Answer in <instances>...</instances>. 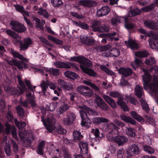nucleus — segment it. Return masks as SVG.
I'll use <instances>...</instances> for the list:
<instances>
[{
  "label": "nucleus",
  "instance_id": "obj_1",
  "mask_svg": "<svg viewBox=\"0 0 158 158\" xmlns=\"http://www.w3.org/2000/svg\"><path fill=\"white\" fill-rule=\"evenodd\" d=\"M144 73L142 78L143 82L144 89H148L154 93L155 95L156 100L158 102V77L156 76L152 77L149 71L145 69H142Z\"/></svg>",
  "mask_w": 158,
  "mask_h": 158
},
{
  "label": "nucleus",
  "instance_id": "obj_2",
  "mask_svg": "<svg viewBox=\"0 0 158 158\" xmlns=\"http://www.w3.org/2000/svg\"><path fill=\"white\" fill-rule=\"evenodd\" d=\"M77 108L79 111L82 119L81 126L89 128L90 126L91 122L86 113L91 115H97L98 112L85 106H78Z\"/></svg>",
  "mask_w": 158,
  "mask_h": 158
},
{
  "label": "nucleus",
  "instance_id": "obj_3",
  "mask_svg": "<svg viewBox=\"0 0 158 158\" xmlns=\"http://www.w3.org/2000/svg\"><path fill=\"white\" fill-rule=\"evenodd\" d=\"M44 116L42 117V121L46 129L50 132H52V131L57 132L59 134H64L66 133V131L60 125L56 127L54 126L56 122V119L52 115L51 117L47 118L46 122L43 118Z\"/></svg>",
  "mask_w": 158,
  "mask_h": 158
},
{
  "label": "nucleus",
  "instance_id": "obj_4",
  "mask_svg": "<svg viewBox=\"0 0 158 158\" xmlns=\"http://www.w3.org/2000/svg\"><path fill=\"white\" fill-rule=\"evenodd\" d=\"M7 34L11 36L13 38L17 39L20 43L19 47L21 50H24L27 49L32 43V41L29 38H24L23 40V43L21 41V37L10 29L7 30L6 31Z\"/></svg>",
  "mask_w": 158,
  "mask_h": 158
},
{
  "label": "nucleus",
  "instance_id": "obj_5",
  "mask_svg": "<svg viewBox=\"0 0 158 158\" xmlns=\"http://www.w3.org/2000/svg\"><path fill=\"white\" fill-rule=\"evenodd\" d=\"M80 63L82 64L80 65V66L83 72L90 76H95L96 74L93 70L84 66V65L86 66H91L92 65L90 61L84 56H82Z\"/></svg>",
  "mask_w": 158,
  "mask_h": 158
},
{
  "label": "nucleus",
  "instance_id": "obj_6",
  "mask_svg": "<svg viewBox=\"0 0 158 158\" xmlns=\"http://www.w3.org/2000/svg\"><path fill=\"white\" fill-rule=\"evenodd\" d=\"M106 94H109V96L112 97L114 98H117L118 99L117 104L122 108L124 111H127L129 110V108L127 106L123 101V96L120 93L117 91H113L110 92L109 93L107 92Z\"/></svg>",
  "mask_w": 158,
  "mask_h": 158
},
{
  "label": "nucleus",
  "instance_id": "obj_7",
  "mask_svg": "<svg viewBox=\"0 0 158 158\" xmlns=\"http://www.w3.org/2000/svg\"><path fill=\"white\" fill-rule=\"evenodd\" d=\"M32 69L34 70L35 72H39L43 75H45L46 76H48V73L55 76H57L59 75V70L53 68H48L42 67L40 69H38L35 67H33Z\"/></svg>",
  "mask_w": 158,
  "mask_h": 158
},
{
  "label": "nucleus",
  "instance_id": "obj_8",
  "mask_svg": "<svg viewBox=\"0 0 158 158\" xmlns=\"http://www.w3.org/2000/svg\"><path fill=\"white\" fill-rule=\"evenodd\" d=\"M147 36L151 38L148 41L150 46L152 49L158 50V35L151 31L147 34Z\"/></svg>",
  "mask_w": 158,
  "mask_h": 158
},
{
  "label": "nucleus",
  "instance_id": "obj_9",
  "mask_svg": "<svg viewBox=\"0 0 158 158\" xmlns=\"http://www.w3.org/2000/svg\"><path fill=\"white\" fill-rule=\"evenodd\" d=\"M77 91L85 97H91L94 94L92 90L89 87L84 85L78 87L77 88Z\"/></svg>",
  "mask_w": 158,
  "mask_h": 158
},
{
  "label": "nucleus",
  "instance_id": "obj_10",
  "mask_svg": "<svg viewBox=\"0 0 158 158\" xmlns=\"http://www.w3.org/2000/svg\"><path fill=\"white\" fill-rule=\"evenodd\" d=\"M10 24L12 26V29L18 32H23L27 29L24 25L20 24L19 22L12 21Z\"/></svg>",
  "mask_w": 158,
  "mask_h": 158
},
{
  "label": "nucleus",
  "instance_id": "obj_11",
  "mask_svg": "<svg viewBox=\"0 0 158 158\" xmlns=\"http://www.w3.org/2000/svg\"><path fill=\"white\" fill-rule=\"evenodd\" d=\"M101 128L104 131H107L109 130L110 131L112 130V129H114V131H115V133H118V127L117 126L112 123H111L109 124H103L101 127Z\"/></svg>",
  "mask_w": 158,
  "mask_h": 158
},
{
  "label": "nucleus",
  "instance_id": "obj_12",
  "mask_svg": "<svg viewBox=\"0 0 158 158\" xmlns=\"http://www.w3.org/2000/svg\"><path fill=\"white\" fill-rule=\"evenodd\" d=\"M19 135L20 139L23 141L24 143H26L29 144L31 143V140H33L34 139L32 138H27L28 134V132L26 130H24L23 132L20 131L19 132Z\"/></svg>",
  "mask_w": 158,
  "mask_h": 158
},
{
  "label": "nucleus",
  "instance_id": "obj_13",
  "mask_svg": "<svg viewBox=\"0 0 158 158\" xmlns=\"http://www.w3.org/2000/svg\"><path fill=\"white\" fill-rule=\"evenodd\" d=\"M2 145L4 146V150L7 156H10L11 154L10 146L7 141V137L5 136L3 138V139L1 143Z\"/></svg>",
  "mask_w": 158,
  "mask_h": 158
},
{
  "label": "nucleus",
  "instance_id": "obj_14",
  "mask_svg": "<svg viewBox=\"0 0 158 158\" xmlns=\"http://www.w3.org/2000/svg\"><path fill=\"white\" fill-rule=\"evenodd\" d=\"M67 118L63 119V123L64 124L67 125H69L72 124L76 118L75 114L73 113H69L67 115Z\"/></svg>",
  "mask_w": 158,
  "mask_h": 158
},
{
  "label": "nucleus",
  "instance_id": "obj_15",
  "mask_svg": "<svg viewBox=\"0 0 158 158\" xmlns=\"http://www.w3.org/2000/svg\"><path fill=\"white\" fill-rule=\"evenodd\" d=\"M110 11V8L107 6H104L97 10V15L102 17L106 15Z\"/></svg>",
  "mask_w": 158,
  "mask_h": 158
},
{
  "label": "nucleus",
  "instance_id": "obj_16",
  "mask_svg": "<svg viewBox=\"0 0 158 158\" xmlns=\"http://www.w3.org/2000/svg\"><path fill=\"white\" fill-rule=\"evenodd\" d=\"M144 25L148 28L153 30H158V20L156 23L150 20H146L144 22Z\"/></svg>",
  "mask_w": 158,
  "mask_h": 158
},
{
  "label": "nucleus",
  "instance_id": "obj_17",
  "mask_svg": "<svg viewBox=\"0 0 158 158\" xmlns=\"http://www.w3.org/2000/svg\"><path fill=\"white\" fill-rule=\"evenodd\" d=\"M119 73L124 77H127L132 73V70L128 68H120L118 70Z\"/></svg>",
  "mask_w": 158,
  "mask_h": 158
},
{
  "label": "nucleus",
  "instance_id": "obj_18",
  "mask_svg": "<svg viewBox=\"0 0 158 158\" xmlns=\"http://www.w3.org/2000/svg\"><path fill=\"white\" fill-rule=\"evenodd\" d=\"M79 148L80 149V152L82 154L84 155L88 154V144L84 141L80 142L79 144Z\"/></svg>",
  "mask_w": 158,
  "mask_h": 158
},
{
  "label": "nucleus",
  "instance_id": "obj_19",
  "mask_svg": "<svg viewBox=\"0 0 158 158\" xmlns=\"http://www.w3.org/2000/svg\"><path fill=\"white\" fill-rule=\"evenodd\" d=\"M69 108V106L68 105L65 103H63L57 110L56 114L58 117H59L61 114H63L68 110Z\"/></svg>",
  "mask_w": 158,
  "mask_h": 158
},
{
  "label": "nucleus",
  "instance_id": "obj_20",
  "mask_svg": "<svg viewBox=\"0 0 158 158\" xmlns=\"http://www.w3.org/2000/svg\"><path fill=\"white\" fill-rule=\"evenodd\" d=\"M7 62L10 65H15L19 69H23V65L25 67L27 66V64L23 61L19 62L15 59L12 60V61H9L8 60Z\"/></svg>",
  "mask_w": 158,
  "mask_h": 158
},
{
  "label": "nucleus",
  "instance_id": "obj_21",
  "mask_svg": "<svg viewBox=\"0 0 158 158\" xmlns=\"http://www.w3.org/2000/svg\"><path fill=\"white\" fill-rule=\"evenodd\" d=\"M102 97L112 108H116V104L113 98L106 95H103Z\"/></svg>",
  "mask_w": 158,
  "mask_h": 158
},
{
  "label": "nucleus",
  "instance_id": "obj_22",
  "mask_svg": "<svg viewBox=\"0 0 158 158\" xmlns=\"http://www.w3.org/2000/svg\"><path fill=\"white\" fill-rule=\"evenodd\" d=\"M54 64L58 68L69 69L71 68L69 62H65L56 61L54 62Z\"/></svg>",
  "mask_w": 158,
  "mask_h": 158
},
{
  "label": "nucleus",
  "instance_id": "obj_23",
  "mask_svg": "<svg viewBox=\"0 0 158 158\" xmlns=\"http://www.w3.org/2000/svg\"><path fill=\"white\" fill-rule=\"evenodd\" d=\"M102 23L100 21L94 20L91 22V27L95 31L99 32L101 27Z\"/></svg>",
  "mask_w": 158,
  "mask_h": 158
},
{
  "label": "nucleus",
  "instance_id": "obj_24",
  "mask_svg": "<svg viewBox=\"0 0 158 158\" xmlns=\"http://www.w3.org/2000/svg\"><path fill=\"white\" fill-rule=\"evenodd\" d=\"M79 4L85 7H89L95 5V2L91 0H81L79 1Z\"/></svg>",
  "mask_w": 158,
  "mask_h": 158
},
{
  "label": "nucleus",
  "instance_id": "obj_25",
  "mask_svg": "<svg viewBox=\"0 0 158 158\" xmlns=\"http://www.w3.org/2000/svg\"><path fill=\"white\" fill-rule=\"evenodd\" d=\"M93 123L96 124H99L101 123L108 122L109 120L102 117H96L92 119Z\"/></svg>",
  "mask_w": 158,
  "mask_h": 158
},
{
  "label": "nucleus",
  "instance_id": "obj_26",
  "mask_svg": "<svg viewBox=\"0 0 158 158\" xmlns=\"http://www.w3.org/2000/svg\"><path fill=\"white\" fill-rule=\"evenodd\" d=\"M114 130V129H113L110 131L107 135V137L109 140L115 142L117 136L118 135V131L117 133H115Z\"/></svg>",
  "mask_w": 158,
  "mask_h": 158
},
{
  "label": "nucleus",
  "instance_id": "obj_27",
  "mask_svg": "<svg viewBox=\"0 0 158 158\" xmlns=\"http://www.w3.org/2000/svg\"><path fill=\"white\" fill-rule=\"evenodd\" d=\"M135 94L138 98H140L144 94L142 87L139 85H136L135 88Z\"/></svg>",
  "mask_w": 158,
  "mask_h": 158
},
{
  "label": "nucleus",
  "instance_id": "obj_28",
  "mask_svg": "<svg viewBox=\"0 0 158 158\" xmlns=\"http://www.w3.org/2000/svg\"><path fill=\"white\" fill-rule=\"evenodd\" d=\"M120 118L123 121L126 123H129L132 125H135L136 123V121L132 118L130 117L122 115L120 116Z\"/></svg>",
  "mask_w": 158,
  "mask_h": 158
},
{
  "label": "nucleus",
  "instance_id": "obj_29",
  "mask_svg": "<svg viewBox=\"0 0 158 158\" xmlns=\"http://www.w3.org/2000/svg\"><path fill=\"white\" fill-rule=\"evenodd\" d=\"M130 114L131 116L137 121L141 123L144 122V119L136 112L132 111L131 112Z\"/></svg>",
  "mask_w": 158,
  "mask_h": 158
},
{
  "label": "nucleus",
  "instance_id": "obj_30",
  "mask_svg": "<svg viewBox=\"0 0 158 158\" xmlns=\"http://www.w3.org/2000/svg\"><path fill=\"white\" fill-rule=\"evenodd\" d=\"M128 140V138L124 136L117 135L115 142L118 143L120 146Z\"/></svg>",
  "mask_w": 158,
  "mask_h": 158
},
{
  "label": "nucleus",
  "instance_id": "obj_31",
  "mask_svg": "<svg viewBox=\"0 0 158 158\" xmlns=\"http://www.w3.org/2000/svg\"><path fill=\"white\" fill-rule=\"evenodd\" d=\"M125 42L126 44H128V46H129L131 49H136L138 48V44L132 40H129L127 41H125Z\"/></svg>",
  "mask_w": 158,
  "mask_h": 158
},
{
  "label": "nucleus",
  "instance_id": "obj_32",
  "mask_svg": "<svg viewBox=\"0 0 158 158\" xmlns=\"http://www.w3.org/2000/svg\"><path fill=\"white\" fill-rule=\"evenodd\" d=\"M65 76L72 79L74 80L77 78V75L74 72L70 71H67L64 73Z\"/></svg>",
  "mask_w": 158,
  "mask_h": 158
},
{
  "label": "nucleus",
  "instance_id": "obj_33",
  "mask_svg": "<svg viewBox=\"0 0 158 158\" xmlns=\"http://www.w3.org/2000/svg\"><path fill=\"white\" fill-rule=\"evenodd\" d=\"M11 53L15 57L18 58L23 61L27 62L28 61V60L27 59L24 58L22 55L20 54L19 52L15 51L12 50Z\"/></svg>",
  "mask_w": 158,
  "mask_h": 158
},
{
  "label": "nucleus",
  "instance_id": "obj_34",
  "mask_svg": "<svg viewBox=\"0 0 158 158\" xmlns=\"http://www.w3.org/2000/svg\"><path fill=\"white\" fill-rule=\"evenodd\" d=\"M26 96L28 98V100L29 103L33 107H34L36 106V104L35 102V98L33 95H32L31 93H29L27 94Z\"/></svg>",
  "mask_w": 158,
  "mask_h": 158
},
{
  "label": "nucleus",
  "instance_id": "obj_35",
  "mask_svg": "<svg viewBox=\"0 0 158 158\" xmlns=\"http://www.w3.org/2000/svg\"><path fill=\"white\" fill-rule=\"evenodd\" d=\"M10 90L12 94L16 95L17 96L20 95L24 92L23 89H21L20 87H18V89L15 88H10Z\"/></svg>",
  "mask_w": 158,
  "mask_h": 158
},
{
  "label": "nucleus",
  "instance_id": "obj_36",
  "mask_svg": "<svg viewBox=\"0 0 158 158\" xmlns=\"http://www.w3.org/2000/svg\"><path fill=\"white\" fill-rule=\"evenodd\" d=\"M155 6L158 7V0H156L155 5L154 3H152L149 6L143 7L141 8V10L143 11H148L153 9Z\"/></svg>",
  "mask_w": 158,
  "mask_h": 158
},
{
  "label": "nucleus",
  "instance_id": "obj_37",
  "mask_svg": "<svg viewBox=\"0 0 158 158\" xmlns=\"http://www.w3.org/2000/svg\"><path fill=\"white\" fill-rule=\"evenodd\" d=\"M129 149L131 151V152L135 154H138L140 152L139 148L136 144H133L131 145L129 148Z\"/></svg>",
  "mask_w": 158,
  "mask_h": 158
},
{
  "label": "nucleus",
  "instance_id": "obj_38",
  "mask_svg": "<svg viewBox=\"0 0 158 158\" xmlns=\"http://www.w3.org/2000/svg\"><path fill=\"white\" fill-rule=\"evenodd\" d=\"M74 24L77 26H79L81 28L85 30H87L89 28L88 25L85 23H82L81 22H77L76 21H73V22Z\"/></svg>",
  "mask_w": 158,
  "mask_h": 158
},
{
  "label": "nucleus",
  "instance_id": "obj_39",
  "mask_svg": "<svg viewBox=\"0 0 158 158\" xmlns=\"http://www.w3.org/2000/svg\"><path fill=\"white\" fill-rule=\"evenodd\" d=\"M40 86L42 90L43 91L44 94L46 92L47 89H48V81H42V82L40 84Z\"/></svg>",
  "mask_w": 158,
  "mask_h": 158
},
{
  "label": "nucleus",
  "instance_id": "obj_40",
  "mask_svg": "<svg viewBox=\"0 0 158 158\" xmlns=\"http://www.w3.org/2000/svg\"><path fill=\"white\" fill-rule=\"evenodd\" d=\"M58 103V102H52L49 105H47L46 106V109L48 111H53L57 107Z\"/></svg>",
  "mask_w": 158,
  "mask_h": 158
},
{
  "label": "nucleus",
  "instance_id": "obj_41",
  "mask_svg": "<svg viewBox=\"0 0 158 158\" xmlns=\"http://www.w3.org/2000/svg\"><path fill=\"white\" fill-rule=\"evenodd\" d=\"M73 139L75 140H80L83 137L81 133L78 131H74L73 133Z\"/></svg>",
  "mask_w": 158,
  "mask_h": 158
},
{
  "label": "nucleus",
  "instance_id": "obj_42",
  "mask_svg": "<svg viewBox=\"0 0 158 158\" xmlns=\"http://www.w3.org/2000/svg\"><path fill=\"white\" fill-rule=\"evenodd\" d=\"M83 82L84 84L90 86L95 91H99V89L98 87L96 85L94 84L88 80H84Z\"/></svg>",
  "mask_w": 158,
  "mask_h": 158
},
{
  "label": "nucleus",
  "instance_id": "obj_43",
  "mask_svg": "<svg viewBox=\"0 0 158 158\" xmlns=\"http://www.w3.org/2000/svg\"><path fill=\"white\" fill-rule=\"evenodd\" d=\"M140 102L141 103L142 106L144 110L146 111H147L149 110L148 105L145 99L143 98H141L140 100Z\"/></svg>",
  "mask_w": 158,
  "mask_h": 158
},
{
  "label": "nucleus",
  "instance_id": "obj_44",
  "mask_svg": "<svg viewBox=\"0 0 158 158\" xmlns=\"http://www.w3.org/2000/svg\"><path fill=\"white\" fill-rule=\"evenodd\" d=\"M122 19L124 20V17L117 16L113 18L111 20V22L113 25H115L120 23Z\"/></svg>",
  "mask_w": 158,
  "mask_h": 158
},
{
  "label": "nucleus",
  "instance_id": "obj_45",
  "mask_svg": "<svg viewBox=\"0 0 158 158\" xmlns=\"http://www.w3.org/2000/svg\"><path fill=\"white\" fill-rule=\"evenodd\" d=\"M126 131L127 135L131 137H134L136 135L135 130L132 128H127Z\"/></svg>",
  "mask_w": 158,
  "mask_h": 158
},
{
  "label": "nucleus",
  "instance_id": "obj_46",
  "mask_svg": "<svg viewBox=\"0 0 158 158\" xmlns=\"http://www.w3.org/2000/svg\"><path fill=\"white\" fill-rule=\"evenodd\" d=\"M80 39L82 43L89 45L90 44L89 37L84 35H81L80 36Z\"/></svg>",
  "mask_w": 158,
  "mask_h": 158
},
{
  "label": "nucleus",
  "instance_id": "obj_47",
  "mask_svg": "<svg viewBox=\"0 0 158 158\" xmlns=\"http://www.w3.org/2000/svg\"><path fill=\"white\" fill-rule=\"evenodd\" d=\"M44 144V141H42L40 143L38 146V150L37 151V152L38 154L40 155L43 154V147Z\"/></svg>",
  "mask_w": 158,
  "mask_h": 158
},
{
  "label": "nucleus",
  "instance_id": "obj_48",
  "mask_svg": "<svg viewBox=\"0 0 158 158\" xmlns=\"http://www.w3.org/2000/svg\"><path fill=\"white\" fill-rule=\"evenodd\" d=\"M145 62L147 65L152 66L155 63L156 60L154 57H152L149 59H146Z\"/></svg>",
  "mask_w": 158,
  "mask_h": 158
},
{
  "label": "nucleus",
  "instance_id": "obj_49",
  "mask_svg": "<svg viewBox=\"0 0 158 158\" xmlns=\"http://www.w3.org/2000/svg\"><path fill=\"white\" fill-rule=\"evenodd\" d=\"M110 51L111 57H117L120 54V52L118 50L115 48H113Z\"/></svg>",
  "mask_w": 158,
  "mask_h": 158
},
{
  "label": "nucleus",
  "instance_id": "obj_50",
  "mask_svg": "<svg viewBox=\"0 0 158 158\" xmlns=\"http://www.w3.org/2000/svg\"><path fill=\"white\" fill-rule=\"evenodd\" d=\"M100 67L102 70L104 71L106 73L110 75H114V73L109 70L106 66L103 65H101Z\"/></svg>",
  "mask_w": 158,
  "mask_h": 158
},
{
  "label": "nucleus",
  "instance_id": "obj_51",
  "mask_svg": "<svg viewBox=\"0 0 158 158\" xmlns=\"http://www.w3.org/2000/svg\"><path fill=\"white\" fill-rule=\"evenodd\" d=\"M141 63V60L135 58V60L132 62L131 65L133 68L135 69L139 66Z\"/></svg>",
  "mask_w": 158,
  "mask_h": 158
},
{
  "label": "nucleus",
  "instance_id": "obj_52",
  "mask_svg": "<svg viewBox=\"0 0 158 158\" xmlns=\"http://www.w3.org/2000/svg\"><path fill=\"white\" fill-rule=\"evenodd\" d=\"M141 10L137 8L134 9L133 10L131 11L129 14V16H134L139 15L141 13Z\"/></svg>",
  "mask_w": 158,
  "mask_h": 158
},
{
  "label": "nucleus",
  "instance_id": "obj_53",
  "mask_svg": "<svg viewBox=\"0 0 158 158\" xmlns=\"http://www.w3.org/2000/svg\"><path fill=\"white\" fill-rule=\"evenodd\" d=\"M124 20L125 23V26L127 29H131L134 27V25L133 24L127 22L128 19L126 16L124 17Z\"/></svg>",
  "mask_w": 158,
  "mask_h": 158
},
{
  "label": "nucleus",
  "instance_id": "obj_54",
  "mask_svg": "<svg viewBox=\"0 0 158 158\" xmlns=\"http://www.w3.org/2000/svg\"><path fill=\"white\" fill-rule=\"evenodd\" d=\"M51 3L55 7H59L63 4L61 0H51Z\"/></svg>",
  "mask_w": 158,
  "mask_h": 158
},
{
  "label": "nucleus",
  "instance_id": "obj_55",
  "mask_svg": "<svg viewBox=\"0 0 158 158\" xmlns=\"http://www.w3.org/2000/svg\"><path fill=\"white\" fill-rule=\"evenodd\" d=\"M143 149L144 151L149 154H152L154 152V148L149 146H144Z\"/></svg>",
  "mask_w": 158,
  "mask_h": 158
},
{
  "label": "nucleus",
  "instance_id": "obj_56",
  "mask_svg": "<svg viewBox=\"0 0 158 158\" xmlns=\"http://www.w3.org/2000/svg\"><path fill=\"white\" fill-rule=\"evenodd\" d=\"M148 53L146 51L138 52L135 53L136 56L139 57H144L148 56Z\"/></svg>",
  "mask_w": 158,
  "mask_h": 158
},
{
  "label": "nucleus",
  "instance_id": "obj_57",
  "mask_svg": "<svg viewBox=\"0 0 158 158\" xmlns=\"http://www.w3.org/2000/svg\"><path fill=\"white\" fill-rule=\"evenodd\" d=\"M15 123L17 127L19 129H21L23 128H24L26 126V123L25 122H23L19 123L16 119H14Z\"/></svg>",
  "mask_w": 158,
  "mask_h": 158
},
{
  "label": "nucleus",
  "instance_id": "obj_58",
  "mask_svg": "<svg viewBox=\"0 0 158 158\" xmlns=\"http://www.w3.org/2000/svg\"><path fill=\"white\" fill-rule=\"evenodd\" d=\"M48 37L49 40H52L57 44H62L63 43L62 41L61 40H59L57 38H56L53 36L48 35Z\"/></svg>",
  "mask_w": 158,
  "mask_h": 158
},
{
  "label": "nucleus",
  "instance_id": "obj_59",
  "mask_svg": "<svg viewBox=\"0 0 158 158\" xmlns=\"http://www.w3.org/2000/svg\"><path fill=\"white\" fill-rule=\"evenodd\" d=\"M73 87L74 85L73 84L69 82H67L63 89L65 90L71 91L73 89Z\"/></svg>",
  "mask_w": 158,
  "mask_h": 158
},
{
  "label": "nucleus",
  "instance_id": "obj_60",
  "mask_svg": "<svg viewBox=\"0 0 158 158\" xmlns=\"http://www.w3.org/2000/svg\"><path fill=\"white\" fill-rule=\"evenodd\" d=\"M38 12L40 15H43L44 18H47L49 17V15L46 10L42 8H40Z\"/></svg>",
  "mask_w": 158,
  "mask_h": 158
},
{
  "label": "nucleus",
  "instance_id": "obj_61",
  "mask_svg": "<svg viewBox=\"0 0 158 158\" xmlns=\"http://www.w3.org/2000/svg\"><path fill=\"white\" fill-rule=\"evenodd\" d=\"M111 46L109 44H107L105 46H101L98 48V51L100 52H104L107 51L111 48Z\"/></svg>",
  "mask_w": 158,
  "mask_h": 158
},
{
  "label": "nucleus",
  "instance_id": "obj_62",
  "mask_svg": "<svg viewBox=\"0 0 158 158\" xmlns=\"http://www.w3.org/2000/svg\"><path fill=\"white\" fill-rule=\"evenodd\" d=\"M94 102L97 105V106H98L104 101L100 96H97L96 97Z\"/></svg>",
  "mask_w": 158,
  "mask_h": 158
},
{
  "label": "nucleus",
  "instance_id": "obj_63",
  "mask_svg": "<svg viewBox=\"0 0 158 158\" xmlns=\"http://www.w3.org/2000/svg\"><path fill=\"white\" fill-rule=\"evenodd\" d=\"M125 97L127 100V101L130 102L131 103L133 104L134 105H136L137 102L135 98L132 97L130 96L126 95Z\"/></svg>",
  "mask_w": 158,
  "mask_h": 158
},
{
  "label": "nucleus",
  "instance_id": "obj_64",
  "mask_svg": "<svg viewBox=\"0 0 158 158\" xmlns=\"http://www.w3.org/2000/svg\"><path fill=\"white\" fill-rule=\"evenodd\" d=\"M117 158H124L125 157V152L124 150H119L117 152Z\"/></svg>",
  "mask_w": 158,
  "mask_h": 158
}]
</instances>
